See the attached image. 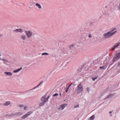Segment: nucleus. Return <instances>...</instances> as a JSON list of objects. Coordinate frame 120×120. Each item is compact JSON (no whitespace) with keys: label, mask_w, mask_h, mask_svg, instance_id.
<instances>
[{"label":"nucleus","mask_w":120,"mask_h":120,"mask_svg":"<svg viewBox=\"0 0 120 120\" xmlns=\"http://www.w3.org/2000/svg\"><path fill=\"white\" fill-rule=\"evenodd\" d=\"M118 8L119 9H120V4H119V6H118Z\"/></svg>","instance_id":"nucleus-29"},{"label":"nucleus","mask_w":120,"mask_h":120,"mask_svg":"<svg viewBox=\"0 0 120 120\" xmlns=\"http://www.w3.org/2000/svg\"><path fill=\"white\" fill-rule=\"evenodd\" d=\"M113 95L112 94H111L109 95L108 97V98H110L111 97H112Z\"/></svg>","instance_id":"nucleus-18"},{"label":"nucleus","mask_w":120,"mask_h":120,"mask_svg":"<svg viewBox=\"0 0 120 120\" xmlns=\"http://www.w3.org/2000/svg\"><path fill=\"white\" fill-rule=\"evenodd\" d=\"M58 95L57 94H55L53 95V96H57Z\"/></svg>","instance_id":"nucleus-21"},{"label":"nucleus","mask_w":120,"mask_h":120,"mask_svg":"<svg viewBox=\"0 0 120 120\" xmlns=\"http://www.w3.org/2000/svg\"><path fill=\"white\" fill-rule=\"evenodd\" d=\"M43 82V81H41V82H40V83L39 84H38L34 88H35L36 87H38V86H40Z\"/></svg>","instance_id":"nucleus-14"},{"label":"nucleus","mask_w":120,"mask_h":120,"mask_svg":"<svg viewBox=\"0 0 120 120\" xmlns=\"http://www.w3.org/2000/svg\"><path fill=\"white\" fill-rule=\"evenodd\" d=\"M86 90L87 91H89V88H86Z\"/></svg>","instance_id":"nucleus-27"},{"label":"nucleus","mask_w":120,"mask_h":120,"mask_svg":"<svg viewBox=\"0 0 120 120\" xmlns=\"http://www.w3.org/2000/svg\"><path fill=\"white\" fill-rule=\"evenodd\" d=\"M120 43H117L116 44L114 45L112 49V50H114L116 48L119 46Z\"/></svg>","instance_id":"nucleus-7"},{"label":"nucleus","mask_w":120,"mask_h":120,"mask_svg":"<svg viewBox=\"0 0 120 120\" xmlns=\"http://www.w3.org/2000/svg\"><path fill=\"white\" fill-rule=\"evenodd\" d=\"M19 106L20 107H23L24 106L22 105H19Z\"/></svg>","instance_id":"nucleus-22"},{"label":"nucleus","mask_w":120,"mask_h":120,"mask_svg":"<svg viewBox=\"0 0 120 120\" xmlns=\"http://www.w3.org/2000/svg\"><path fill=\"white\" fill-rule=\"evenodd\" d=\"M15 31L16 32H22V30L20 29H17L14 31Z\"/></svg>","instance_id":"nucleus-12"},{"label":"nucleus","mask_w":120,"mask_h":120,"mask_svg":"<svg viewBox=\"0 0 120 120\" xmlns=\"http://www.w3.org/2000/svg\"><path fill=\"white\" fill-rule=\"evenodd\" d=\"M45 103V102H44V101H43V102H42L41 103H40L39 104V105L40 106H41L42 105H43Z\"/></svg>","instance_id":"nucleus-17"},{"label":"nucleus","mask_w":120,"mask_h":120,"mask_svg":"<svg viewBox=\"0 0 120 120\" xmlns=\"http://www.w3.org/2000/svg\"><path fill=\"white\" fill-rule=\"evenodd\" d=\"M72 83H71V84H70V85H69V86H68V87H67L68 88H69V87H70L71 86V85H72Z\"/></svg>","instance_id":"nucleus-26"},{"label":"nucleus","mask_w":120,"mask_h":120,"mask_svg":"<svg viewBox=\"0 0 120 120\" xmlns=\"http://www.w3.org/2000/svg\"><path fill=\"white\" fill-rule=\"evenodd\" d=\"M112 29V30L110 32L105 33L104 34L103 36L105 38H107L110 37L116 33V31L112 33H111L112 31L116 29V28H114L113 29Z\"/></svg>","instance_id":"nucleus-1"},{"label":"nucleus","mask_w":120,"mask_h":120,"mask_svg":"<svg viewBox=\"0 0 120 120\" xmlns=\"http://www.w3.org/2000/svg\"><path fill=\"white\" fill-rule=\"evenodd\" d=\"M77 90L78 92L79 93L82 92L83 89V86L81 84H79L77 86Z\"/></svg>","instance_id":"nucleus-3"},{"label":"nucleus","mask_w":120,"mask_h":120,"mask_svg":"<svg viewBox=\"0 0 120 120\" xmlns=\"http://www.w3.org/2000/svg\"><path fill=\"white\" fill-rule=\"evenodd\" d=\"M5 74L7 75H8L9 76H11L12 75V73L11 72H5Z\"/></svg>","instance_id":"nucleus-9"},{"label":"nucleus","mask_w":120,"mask_h":120,"mask_svg":"<svg viewBox=\"0 0 120 120\" xmlns=\"http://www.w3.org/2000/svg\"><path fill=\"white\" fill-rule=\"evenodd\" d=\"M32 113V112L31 111L28 112L26 114L22 116V118L23 119L27 117L28 116L30 115Z\"/></svg>","instance_id":"nucleus-5"},{"label":"nucleus","mask_w":120,"mask_h":120,"mask_svg":"<svg viewBox=\"0 0 120 120\" xmlns=\"http://www.w3.org/2000/svg\"><path fill=\"white\" fill-rule=\"evenodd\" d=\"M120 58V53H119L116 55L113 58L112 60L113 62L117 61Z\"/></svg>","instance_id":"nucleus-2"},{"label":"nucleus","mask_w":120,"mask_h":120,"mask_svg":"<svg viewBox=\"0 0 120 120\" xmlns=\"http://www.w3.org/2000/svg\"><path fill=\"white\" fill-rule=\"evenodd\" d=\"M35 5L36 6L38 7V8L39 9H41V8L42 7L41 5L39 4L38 3H36V4Z\"/></svg>","instance_id":"nucleus-10"},{"label":"nucleus","mask_w":120,"mask_h":120,"mask_svg":"<svg viewBox=\"0 0 120 120\" xmlns=\"http://www.w3.org/2000/svg\"><path fill=\"white\" fill-rule=\"evenodd\" d=\"M105 66L101 67H100V69H104L105 68Z\"/></svg>","instance_id":"nucleus-20"},{"label":"nucleus","mask_w":120,"mask_h":120,"mask_svg":"<svg viewBox=\"0 0 120 120\" xmlns=\"http://www.w3.org/2000/svg\"><path fill=\"white\" fill-rule=\"evenodd\" d=\"M49 96H48L47 98H46V99H47V100H48V99L49 98Z\"/></svg>","instance_id":"nucleus-30"},{"label":"nucleus","mask_w":120,"mask_h":120,"mask_svg":"<svg viewBox=\"0 0 120 120\" xmlns=\"http://www.w3.org/2000/svg\"><path fill=\"white\" fill-rule=\"evenodd\" d=\"M25 33L28 38H29L32 35V32L31 31H26Z\"/></svg>","instance_id":"nucleus-4"},{"label":"nucleus","mask_w":120,"mask_h":120,"mask_svg":"<svg viewBox=\"0 0 120 120\" xmlns=\"http://www.w3.org/2000/svg\"><path fill=\"white\" fill-rule=\"evenodd\" d=\"M60 96H61V93L60 94Z\"/></svg>","instance_id":"nucleus-36"},{"label":"nucleus","mask_w":120,"mask_h":120,"mask_svg":"<svg viewBox=\"0 0 120 120\" xmlns=\"http://www.w3.org/2000/svg\"><path fill=\"white\" fill-rule=\"evenodd\" d=\"M68 89H69V88H67L66 89V91H65V92L66 93H67L68 91Z\"/></svg>","instance_id":"nucleus-24"},{"label":"nucleus","mask_w":120,"mask_h":120,"mask_svg":"<svg viewBox=\"0 0 120 120\" xmlns=\"http://www.w3.org/2000/svg\"><path fill=\"white\" fill-rule=\"evenodd\" d=\"M46 96L45 95L44 96L42 97L41 98V101H44L45 102L46 101H47V99H46Z\"/></svg>","instance_id":"nucleus-6"},{"label":"nucleus","mask_w":120,"mask_h":120,"mask_svg":"<svg viewBox=\"0 0 120 120\" xmlns=\"http://www.w3.org/2000/svg\"><path fill=\"white\" fill-rule=\"evenodd\" d=\"M48 54L47 52H44L41 54L42 55H48Z\"/></svg>","instance_id":"nucleus-16"},{"label":"nucleus","mask_w":120,"mask_h":120,"mask_svg":"<svg viewBox=\"0 0 120 120\" xmlns=\"http://www.w3.org/2000/svg\"><path fill=\"white\" fill-rule=\"evenodd\" d=\"M79 105H76L74 106V108H77V107H79Z\"/></svg>","instance_id":"nucleus-23"},{"label":"nucleus","mask_w":120,"mask_h":120,"mask_svg":"<svg viewBox=\"0 0 120 120\" xmlns=\"http://www.w3.org/2000/svg\"><path fill=\"white\" fill-rule=\"evenodd\" d=\"M21 38L23 40H25V37L24 36H22Z\"/></svg>","instance_id":"nucleus-19"},{"label":"nucleus","mask_w":120,"mask_h":120,"mask_svg":"<svg viewBox=\"0 0 120 120\" xmlns=\"http://www.w3.org/2000/svg\"><path fill=\"white\" fill-rule=\"evenodd\" d=\"M97 78V77L96 78H92V79L93 81H94Z\"/></svg>","instance_id":"nucleus-25"},{"label":"nucleus","mask_w":120,"mask_h":120,"mask_svg":"<svg viewBox=\"0 0 120 120\" xmlns=\"http://www.w3.org/2000/svg\"><path fill=\"white\" fill-rule=\"evenodd\" d=\"M118 66H120V62H119L118 63Z\"/></svg>","instance_id":"nucleus-31"},{"label":"nucleus","mask_w":120,"mask_h":120,"mask_svg":"<svg viewBox=\"0 0 120 120\" xmlns=\"http://www.w3.org/2000/svg\"><path fill=\"white\" fill-rule=\"evenodd\" d=\"M112 112L111 111H110L109 112V113L110 114L111 113H112Z\"/></svg>","instance_id":"nucleus-34"},{"label":"nucleus","mask_w":120,"mask_h":120,"mask_svg":"<svg viewBox=\"0 0 120 120\" xmlns=\"http://www.w3.org/2000/svg\"><path fill=\"white\" fill-rule=\"evenodd\" d=\"M27 107L26 106H25L24 108V109L25 110H26L27 109Z\"/></svg>","instance_id":"nucleus-28"},{"label":"nucleus","mask_w":120,"mask_h":120,"mask_svg":"<svg viewBox=\"0 0 120 120\" xmlns=\"http://www.w3.org/2000/svg\"><path fill=\"white\" fill-rule=\"evenodd\" d=\"M72 46L71 45V46H70V48H71V47H72Z\"/></svg>","instance_id":"nucleus-35"},{"label":"nucleus","mask_w":120,"mask_h":120,"mask_svg":"<svg viewBox=\"0 0 120 120\" xmlns=\"http://www.w3.org/2000/svg\"><path fill=\"white\" fill-rule=\"evenodd\" d=\"M118 73H120V69L118 71Z\"/></svg>","instance_id":"nucleus-33"},{"label":"nucleus","mask_w":120,"mask_h":120,"mask_svg":"<svg viewBox=\"0 0 120 120\" xmlns=\"http://www.w3.org/2000/svg\"><path fill=\"white\" fill-rule=\"evenodd\" d=\"M91 37V36L90 35H89V38H90Z\"/></svg>","instance_id":"nucleus-32"},{"label":"nucleus","mask_w":120,"mask_h":120,"mask_svg":"<svg viewBox=\"0 0 120 120\" xmlns=\"http://www.w3.org/2000/svg\"><path fill=\"white\" fill-rule=\"evenodd\" d=\"M95 118V116L94 115H92L90 118V120H93Z\"/></svg>","instance_id":"nucleus-13"},{"label":"nucleus","mask_w":120,"mask_h":120,"mask_svg":"<svg viewBox=\"0 0 120 120\" xmlns=\"http://www.w3.org/2000/svg\"><path fill=\"white\" fill-rule=\"evenodd\" d=\"M67 105V104H63L59 108V109L61 110H63L64 108V107L66 106Z\"/></svg>","instance_id":"nucleus-8"},{"label":"nucleus","mask_w":120,"mask_h":120,"mask_svg":"<svg viewBox=\"0 0 120 120\" xmlns=\"http://www.w3.org/2000/svg\"><path fill=\"white\" fill-rule=\"evenodd\" d=\"M10 102L9 101H8L6 102L4 104V105L6 106H7L10 103Z\"/></svg>","instance_id":"nucleus-15"},{"label":"nucleus","mask_w":120,"mask_h":120,"mask_svg":"<svg viewBox=\"0 0 120 120\" xmlns=\"http://www.w3.org/2000/svg\"><path fill=\"white\" fill-rule=\"evenodd\" d=\"M22 68V67H21L19 69H18L15 70V71H14V73H16L18 72V71H19L20 70H21Z\"/></svg>","instance_id":"nucleus-11"}]
</instances>
